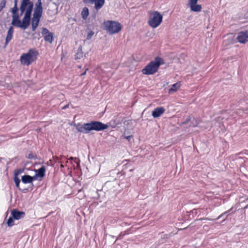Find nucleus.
I'll use <instances>...</instances> for the list:
<instances>
[{
	"mask_svg": "<svg viewBox=\"0 0 248 248\" xmlns=\"http://www.w3.org/2000/svg\"><path fill=\"white\" fill-rule=\"evenodd\" d=\"M76 127L78 131L88 134L92 130L100 131L105 130L108 127V125L99 121H91L83 124H78Z\"/></svg>",
	"mask_w": 248,
	"mask_h": 248,
	"instance_id": "obj_1",
	"label": "nucleus"
},
{
	"mask_svg": "<svg viewBox=\"0 0 248 248\" xmlns=\"http://www.w3.org/2000/svg\"><path fill=\"white\" fill-rule=\"evenodd\" d=\"M33 8V3L31 6H28L25 11L24 16L22 21L19 19V16L18 14V19L15 22H12V26L25 30L28 28L31 23V13Z\"/></svg>",
	"mask_w": 248,
	"mask_h": 248,
	"instance_id": "obj_2",
	"label": "nucleus"
},
{
	"mask_svg": "<svg viewBox=\"0 0 248 248\" xmlns=\"http://www.w3.org/2000/svg\"><path fill=\"white\" fill-rule=\"evenodd\" d=\"M163 63V59L157 57L142 70V72L143 74L147 75H153L157 71L160 65Z\"/></svg>",
	"mask_w": 248,
	"mask_h": 248,
	"instance_id": "obj_3",
	"label": "nucleus"
},
{
	"mask_svg": "<svg viewBox=\"0 0 248 248\" xmlns=\"http://www.w3.org/2000/svg\"><path fill=\"white\" fill-rule=\"evenodd\" d=\"M38 53L35 49H30L27 53L23 54L20 57L22 64L29 65L36 61Z\"/></svg>",
	"mask_w": 248,
	"mask_h": 248,
	"instance_id": "obj_4",
	"label": "nucleus"
},
{
	"mask_svg": "<svg viewBox=\"0 0 248 248\" xmlns=\"http://www.w3.org/2000/svg\"><path fill=\"white\" fill-rule=\"evenodd\" d=\"M105 29L110 34H114L119 32L122 29L120 23L114 21L108 20L104 22Z\"/></svg>",
	"mask_w": 248,
	"mask_h": 248,
	"instance_id": "obj_5",
	"label": "nucleus"
},
{
	"mask_svg": "<svg viewBox=\"0 0 248 248\" xmlns=\"http://www.w3.org/2000/svg\"><path fill=\"white\" fill-rule=\"evenodd\" d=\"M162 19L161 14L157 11H155L150 15L148 23L150 27L155 28L161 24Z\"/></svg>",
	"mask_w": 248,
	"mask_h": 248,
	"instance_id": "obj_6",
	"label": "nucleus"
},
{
	"mask_svg": "<svg viewBox=\"0 0 248 248\" xmlns=\"http://www.w3.org/2000/svg\"><path fill=\"white\" fill-rule=\"evenodd\" d=\"M85 4H94V8L98 11L100 9L105 3V0H83Z\"/></svg>",
	"mask_w": 248,
	"mask_h": 248,
	"instance_id": "obj_7",
	"label": "nucleus"
},
{
	"mask_svg": "<svg viewBox=\"0 0 248 248\" xmlns=\"http://www.w3.org/2000/svg\"><path fill=\"white\" fill-rule=\"evenodd\" d=\"M42 34L46 42L52 43L53 40V33L50 32L46 28H43Z\"/></svg>",
	"mask_w": 248,
	"mask_h": 248,
	"instance_id": "obj_8",
	"label": "nucleus"
},
{
	"mask_svg": "<svg viewBox=\"0 0 248 248\" xmlns=\"http://www.w3.org/2000/svg\"><path fill=\"white\" fill-rule=\"evenodd\" d=\"M238 41L242 44H245L248 42V31H242L238 33L237 37Z\"/></svg>",
	"mask_w": 248,
	"mask_h": 248,
	"instance_id": "obj_9",
	"label": "nucleus"
},
{
	"mask_svg": "<svg viewBox=\"0 0 248 248\" xmlns=\"http://www.w3.org/2000/svg\"><path fill=\"white\" fill-rule=\"evenodd\" d=\"M18 0H14V6L10 10V12L12 13V21L15 22V20L18 19V8L17 7Z\"/></svg>",
	"mask_w": 248,
	"mask_h": 248,
	"instance_id": "obj_10",
	"label": "nucleus"
},
{
	"mask_svg": "<svg viewBox=\"0 0 248 248\" xmlns=\"http://www.w3.org/2000/svg\"><path fill=\"white\" fill-rule=\"evenodd\" d=\"M25 215V212L23 211H20L16 209H13L11 211V216L14 219L16 220H19L24 217Z\"/></svg>",
	"mask_w": 248,
	"mask_h": 248,
	"instance_id": "obj_11",
	"label": "nucleus"
},
{
	"mask_svg": "<svg viewBox=\"0 0 248 248\" xmlns=\"http://www.w3.org/2000/svg\"><path fill=\"white\" fill-rule=\"evenodd\" d=\"M165 111L163 107H157L154 109L152 111V116L154 118H158L160 117Z\"/></svg>",
	"mask_w": 248,
	"mask_h": 248,
	"instance_id": "obj_12",
	"label": "nucleus"
},
{
	"mask_svg": "<svg viewBox=\"0 0 248 248\" xmlns=\"http://www.w3.org/2000/svg\"><path fill=\"white\" fill-rule=\"evenodd\" d=\"M46 168L45 166H42L40 168L35 170V174L33 176L36 180L37 178H43L45 175Z\"/></svg>",
	"mask_w": 248,
	"mask_h": 248,
	"instance_id": "obj_13",
	"label": "nucleus"
},
{
	"mask_svg": "<svg viewBox=\"0 0 248 248\" xmlns=\"http://www.w3.org/2000/svg\"><path fill=\"white\" fill-rule=\"evenodd\" d=\"M14 33V28L12 26H10L7 31V36L5 39V46L6 47L9 42L12 40Z\"/></svg>",
	"mask_w": 248,
	"mask_h": 248,
	"instance_id": "obj_14",
	"label": "nucleus"
},
{
	"mask_svg": "<svg viewBox=\"0 0 248 248\" xmlns=\"http://www.w3.org/2000/svg\"><path fill=\"white\" fill-rule=\"evenodd\" d=\"M32 4V2H28L22 0L20 7V15H22L23 13H24L27 7H28V6H31V5Z\"/></svg>",
	"mask_w": 248,
	"mask_h": 248,
	"instance_id": "obj_15",
	"label": "nucleus"
},
{
	"mask_svg": "<svg viewBox=\"0 0 248 248\" xmlns=\"http://www.w3.org/2000/svg\"><path fill=\"white\" fill-rule=\"evenodd\" d=\"M42 16V14L33 13V17L32 18L31 24L38 26L40 18Z\"/></svg>",
	"mask_w": 248,
	"mask_h": 248,
	"instance_id": "obj_16",
	"label": "nucleus"
},
{
	"mask_svg": "<svg viewBox=\"0 0 248 248\" xmlns=\"http://www.w3.org/2000/svg\"><path fill=\"white\" fill-rule=\"evenodd\" d=\"M33 13L43 14V7L41 0H37L35 4V8Z\"/></svg>",
	"mask_w": 248,
	"mask_h": 248,
	"instance_id": "obj_17",
	"label": "nucleus"
},
{
	"mask_svg": "<svg viewBox=\"0 0 248 248\" xmlns=\"http://www.w3.org/2000/svg\"><path fill=\"white\" fill-rule=\"evenodd\" d=\"M35 180V178L29 175H24L22 176L21 181L24 184L32 183V181ZM33 185V184H32Z\"/></svg>",
	"mask_w": 248,
	"mask_h": 248,
	"instance_id": "obj_18",
	"label": "nucleus"
},
{
	"mask_svg": "<svg viewBox=\"0 0 248 248\" xmlns=\"http://www.w3.org/2000/svg\"><path fill=\"white\" fill-rule=\"evenodd\" d=\"M14 181L16 184V187L20 191H22L24 193H26L28 191V188H23L22 189L19 187V184L20 182V179L18 178L17 176L14 177Z\"/></svg>",
	"mask_w": 248,
	"mask_h": 248,
	"instance_id": "obj_19",
	"label": "nucleus"
},
{
	"mask_svg": "<svg viewBox=\"0 0 248 248\" xmlns=\"http://www.w3.org/2000/svg\"><path fill=\"white\" fill-rule=\"evenodd\" d=\"M83 57V52L82 50V46H80L77 50L75 55V59L76 60L80 59Z\"/></svg>",
	"mask_w": 248,
	"mask_h": 248,
	"instance_id": "obj_20",
	"label": "nucleus"
},
{
	"mask_svg": "<svg viewBox=\"0 0 248 248\" xmlns=\"http://www.w3.org/2000/svg\"><path fill=\"white\" fill-rule=\"evenodd\" d=\"M180 87V83L179 82H177L175 84H173L171 88H170L169 90V93H171L172 92H176Z\"/></svg>",
	"mask_w": 248,
	"mask_h": 248,
	"instance_id": "obj_21",
	"label": "nucleus"
},
{
	"mask_svg": "<svg viewBox=\"0 0 248 248\" xmlns=\"http://www.w3.org/2000/svg\"><path fill=\"white\" fill-rule=\"evenodd\" d=\"M89 15V10L87 7H84L81 12L82 17L84 19H86Z\"/></svg>",
	"mask_w": 248,
	"mask_h": 248,
	"instance_id": "obj_22",
	"label": "nucleus"
},
{
	"mask_svg": "<svg viewBox=\"0 0 248 248\" xmlns=\"http://www.w3.org/2000/svg\"><path fill=\"white\" fill-rule=\"evenodd\" d=\"M202 6L200 4H196L190 7V9L192 11L199 12L202 10Z\"/></svg>",
	"mask_w": 248,
	"mask_h": 248,
	"instance_id": "obj_23",
	"label": "nucleus"
},
{
	"mask_svg": "<svg viewBox=\"0 0 248 248\" xmlns=\"http://www.w3.org/2000/svg\"><path fill=\"white\" fill-rule=\"evenodd\" d=\"M65 158L64 155H61L58 157L57 156H53V159L56 162H58L59 163H62L63 162L62 159Z\"/></svg>",
	"mask_w": 248,
	"mask_h": 248,
	"instance_id": "obj_24",
	"label": "nucleus"
},
{
	"mask_svg": "<svg viewBox=\"0 0 248 248\" xmlns=\"http://www.w3.org/2000/svg\"><path fill=\"white\" fill-rule=\"evenodd\" d=\"M7 224L9 227H12L15 225V221L12 216L10 217L7 221Z\"/></svg>",
	"mask_w": 248,
	"mask_h": 248,
	"instance_id": "obj_25",
	"label": "nucleus"
},
{
	"mask_svg": "<svg viewBox=\"0 0 248 248\" xmlns=\"http://www.w3.org/2000/svg\"><path fill=\"white\" fill-rule=\"evenodd\" d=\"M190 122V124L189 125L190 126L195 127L198 125V123L194 117H192Z\"/></svg>",
	"mask_w": 248,
	"mask_h": 248,
	"instance_id": "obj_26",
	"label": "nucleus"
},
{
	"mask_svg": "<svg viewBox=\"0 0 248 248\" xmlns=\"http://www.w3.org/2000/svg\"><path fill=\"white\" fill-rule=\"evenodd\" d=\"M6 3V0H2L0 2V12L5 7Z\"/></svg>",
	"mask_w": 248,
	"mask_h": 248,
	"instance_id": "obj_27",
	"label": "nucleus"
},
{
	"mask_svg": "<svg viewBox=\"0 0 248 248\" xmlns=\"http://www.w3.org/2000/svg\"><path fill=\"white\" fill-rule=\"evenodd\" d=\"M198 0H188V4L190 7L197 4Z\"/></svg>",
	"mask_w": 248,
	"mask_h": 248,
	"instance_id": "obj_28",
	"label": "nucleus"
},
{
	"mask_svg": "<svg viewBox=\"0 0 248 248\" xmlns=\"http://www.w3.org/2000/svg\"><path fill=\"white\" fill-rule=\"evenodd\" d=\"M27 157H28V158L30 159H35L37 158V156L35 154H34L31 153L28 155Z\"/></svg>",
	"mask_w": 248,
	"mask_h": 248,
	"instance_id": "obj_29",
	"label": "nucleus"
},
{
	"mask_svg": "<svg viewBox=\"0 0 248 248\" xmlns=\"http://www.w3.org/2000/svg\"><path fill=\"white\" fill-rule=\"evenodd\" d=\"M93 34H94V32L93 31H90L87 33L86 39L87 40H90L93 37Z\"/></svg>",
	"mask_w": 248,
	"mask_h": 248,
	"instance_id": "obj_30",
	"label": "nucleus"
},
{
	"mask_svg": "<svg viewBox=\"0 0 248 248\" xmlns=\"http://www.w3.org/2000/svg\"><path fill=\"white\" fill-rule=\"evenodd\" d=\"M191 119H192V117H191L190 116H188L186 118V119L184 121V122L182 123V124H188L190 122Z\"/></svg>",
	"mask_w": 248,
	"mask_h": 248,
	"instance_id": "obj_31",
	"label": "nucleus"
},
{
	"mask_svg": "<svg viewBox=\"0 0 248 248\" xmlns=\"http://www.w3.org/2000/svg\"><path fill=\"white\" fill-rule=\"evenodd\" d=\"M21 170H17L15 172V176H17L20 172Z\"/></svg>",
	"mask_w": 248,
	"mask_h": 248,
	"instance_id": "obj_32",
	"label": "nucleus"
},
{
	"mask_svg": "<svg viewBox=\"0 0 248 248\" xmlns=\"http://www.w3.org/2000/svg\"><path fill=\"white\" fill-rule=\"evenodd\" d=\"M37 27H38V25H34V24H31L32 31H34L36 29Z\"/></svg>",
	"mask_w": 248,
	"mask_h": 248,
	"instance_id": "obj_33",
	"label": "nucleus"
},
{
	"mask_svg": "<svg viewBox=\"0 0 248 248\" xmlns=\"http://www.w3.org/2000/svg\"><path fill=\"white\" fill-rule=\"evenodd\" d=\"M69 106V104H68L66 105H65L64 106H63L62 108V109H65L66 108H68Z\"/></svg>",
	"mask_w": 248,
	"mask_h": 248,
	"instance_id": "obj_34",
	"label": "nucleus"
},
{
	"mask_svg": "<svg viewBox=\"0 0 248 248\" xmlns=\"http://www.w3.org/2000/svg\"><path fill=\"white\" fill-rule=\"evenodd\" d=\"M132 136H128L124 137V138L128 140H130V139L132 138Z\"/></svg>",
	"mask_w": 248,
	"mask_h": 248,
	"instance_id": "obj_35",
	"label": "nucleus"
},
{
	"mask_svg": "<svg viewBox=\"0 0 248 248\" xmlns=\"http://www.w3.org/2000/svg\"><path fill=\"white\" fill-rule=\"evenodd\" d=\"M74 159H75L74 162L76 164H79V160H78V159L77 158H75Z\"/></svg>",
	"mask_w": 248,
	"mask_h": 248,
	"instance_id": "obj_36",
	"label": "nucleus"
},
{
	"mask_svg": "<svg viewBox=\"0 0 248 248\" xmlns=\"http://www.w3.org/2000/svg\"><path fill=\"white\" fill-rule=\"evenodd\" d=\"M86 73V71H84L83 73H82V74H81V76H84Z\"/></svg>",
	"mask_w": 248,
	"mask_h": 248,
	"instance_id": "obj_37",
	"label": "nucleus"
},
{
	"mask_svg": "<svg viewBox=\"0 0 248 248\" xmlns=\"http://www.w3.org/2000/svg\"><path fill=\"white\" fill-rule=\"evenodd\" d=\"M60 167L61 169L63 168L64 167V166L62 164V163H61Z\"/></svg>",
	"mask_w": 248,
	"mask_h": 248,
	"instance_id": "obj_38",
	"label": "nucleus"
},
{
	"mask_svg": "<svg viewBox=\"0 0 248 248\" xmlns=\"http://www.w3.org/2000/svg\"><path fill=\"white\" fill-rule=\"evenodd\" d=\"M248 208V204L247 205H246V206L243 208V209H244V210H245V209H247V208Z\"/></svg>",
	"mask_w": 248,
	"mask_h": 248,
	"instance_id": "obj_39",
	"label": "nucleus"
},
{
	"mask_svg": "<svg viewBox=\"0 0 248 248\" xmlns=\"http://www.w3.org/2000/svg\"><path fill=\"white\" fill-rule=\"evenodd\" d=\"M74 159V157H70L69 158V160H73V159Z\"/></svg>",
	"mask_w": 248,
	"mask_h": 248,
	"instance_id": "obj_40",
	"label": "nucleus"
},
{
	"mask_svg": "<svg viewBox=\"0 0 248 248\" xmlns=\"http://www.w3.org/2000/svg\"><path fill=\"white\" fill-rule=\"evenodd\" d=\"M68 162V160L66 161V163H67Z\"/></svg>",
	"mask_w": 248,
	"mask_h": 248,
	"instance_id": "obj_41",
	"label": "nucleus"
}]
</instances>
